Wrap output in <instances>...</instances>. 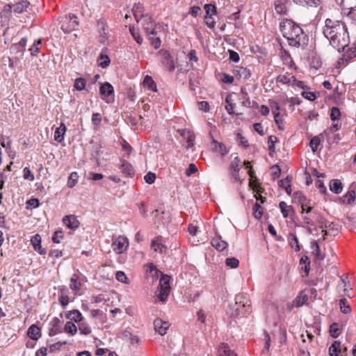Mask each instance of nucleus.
Listing matches in <instances>:
<instances>
[{"label": "nucleus", "instance_id": "f03ea898", "mask_svg": "<svg viewBox=\"0 0 356 356\" xmlns=\"http://www.w3.org/2000/svg\"><path fill=\"white\" fill-rule=\"evenodd\" d=\"M280 31L282 33L288 44L296 48H305L308 44L309 38L302 28L291 19H286L280 24Z\"/></svg>", "mask_w": 356, "mask_h": 356}, {"label": "nucleus", "instance_id": "cd10ccee", "mask_svg": "<svg viewBox=\"0 0 356 356\" xmlns=\"http://www.w3.org/2000/svg\"><path fill=\"white\" fill-rule=\"evenodd\" d=\"M66 317L71 321H74L76 323H81L83 320V316L81 313L77 309H73L69 312L66 314Z\"/></svg>", "mask_w": 356, "mask_h": 356}, {"label": "nucleus", "instance_id": "a211bd4d", "mask_svg": "<svg viewBox=\"0 0 356 356\" xmlns=\"http://www.w3.org/2000/svg\"><path fill=\"white\" fill-rule=\"evenodd\" d=\"M290 0H276L275 2V9L277 14L285 15L287 13V5Z\"/></svg>", "mask_w": 356, "mask_h": 356}, {"label": "nucleus", "instance_id": "ea45409f", "mask_svg": "<svg viewBox=\"0 0 356 356\" xmlns=\"http://www.w3.org/2000/svg\"><path fill=\"white\" fill-rule=\"evenodd\" d=\"M339 307L342 313L347 314L351 312V308L346 298H342L339 301Z\"/></svg>", "mask_w": 356, "mask_h": 356}, {"label": "nucleus", "instance_id": "b1692460", "mask_svg": "<svg viewBox=\"0 0 356 356\" xmlns=\"http://www.w3.org/2000/svg\"><path fill=\"white\" fill-rule=\"evenodd\" d=\"M101 86L99 88L100 94L104 97H107L111 95H113L114 92L113 86L108 83L106 82L104 83H100Z\"/></svg>", "mask_w": 356, "mask_h": 356}, {"label": "nucleus", "instance_id": "f3484780", "mask_svg": "<svg viewBox=\"0 0 356 356\" xmlns=\"http://www.w3.org/2000/svg\"><path fill=\"white\" fill-rule=\"evenodd\" d=\"M121 163L119 165L118 168L121 170V172L125 176L131 177L134 175V169L131 164H130L126 160H121Z\"/></svg>", "mask_w": 356, "mask_h": 356}, {"label": "nucleus", "instance_id": "473e14b6", "mask_svg": "<svg viewBox=\"0 0 356 356\" xmlns=\"http://www.w3.org/2000/svg\"><path fill=\"white\" fill-rule=\"evenodd\" d=\"M143 11L144 7L140 3H135L132 8V12L137 22H138L139 19L143 17Z\"/></svg>", "mask_w": 356, "mask_h": 356}, {"label": "nucleus", "instance_id": "37998d69", "mask_svg": "<svg viewBox=\"0 0 356 356\" xmlns=\"http://www.w3.org/2000/svg\"><path fill=\"white\" fill-rule=\"evenodd\" d=\"M330 334L332 337L333 338H337L339 334V323H333L330 326Z\"/></svg>", "mask_w": 356, "mask_h": 356}, {"label": "nucleus", "instance_id": "f257e3e1", "mask_svg": "<svg viewBox=\"0 0 356 356\" xmlns=\"http://www.w3.org/2000/svg\"><path fill=\"white\" fill-rule=\"evenodd\" d=\"M323 33L330 44L338 52L343 51L350 43L347 26L341 21L326 19Z\"/></svg>", "mask_w": 356, "mask_h": 356}, {"label": "nucleus", "instance_id": "f8f14e48", "mask_svg": "<svg viewBox=\"0 0 356 356\" xmlns=\"http://www.w3.org/2000/svg\"><path fill=\"white\" fill-rule=\"evenodd\" d=\"M143 25L145 31L147 35L149 36V35H156V31H155V24L151 17H146L143 22Z\"/></svg>", "mask_w": 356, "mask_h": 356}, {"label": "nucleus", "instance_id": "3c124183", "mask_svg": "<svg viewBox=\"0 0 356 356\" xmlns=\"http://www.w3.org/2000/svg\"><path fill=\"white\" fill-rule=\"evenodd\" d=\"M253 215L255 218L259 219L261 218L262 216V211H261V207L260 205V203L258 202H256L254 207H253Z\"/></svg>", "mask_w": 356, "mask_h": 356}, {"label": "nucleus", "instance_id": "c9c22d12", "mask_svg": "<svg viewBox=\"0 0 356 356\" xmlns=\"http://www.w3.org/2000/svg\"><path fill=\"white\" fill-rule=\"evenodd\" d=\"M355 200V192L354 190H349L342 197L343 203L350 204Z\"/></svg>", "mask_w": 356, "mask_h": 356}, {"label": "nucleus", "instance_id": "5fc2aeb1", "mask_svg": "<svg viewBox=\"0 0 356 356\" xmlns=\"http://www.w3.org/2000/svg\"><path fill=\"white\" fill-rule=\"evenodd\" d=\"M99 60H100V63L99 64V66H101L103 68H105L108 66V65L110 63V58L107 55L101 54L99 56Z\"/></svg>", "mask_w": 356, "mask_h": 356}, {"label": "nucleus", "instance_id": "58836bf2", "mask_svg": "<svg viewBox=\"0 0 356 356\" xmlns=\"http://www.w3.org/2000/svg\"><path fill=\"white\" fill-rule=\"evenodd\" d=\"M143 85L148 88V89L153 91H156V85L152 78L149 76H146L143 80Z\"/></svg>", "mask_w": 356, "mask_h": 356}, {"label": "nucleus", "instance_id": "603ef678", "mask_svg": "<svg viewBox=\"0 0 356 356\" xmlns=\"http://www.w3.org/2000/svg\"><path fill=\"white\" fill-rule=\"evenodd\" d=\"M340 115H341V112H340V110L337 107L334 106L331 108L330 119L332 121L338 120L339 119Z\"/></svg>", "mask_w": 356, "mask_h": 356}, {"label": "nucleus", "instance_id": "e2e57ef3", "mask_svg": "<svg viewBox=\"0 0 356 356\" xmlns=\"http://www.w3.org/2000/svg\"><path fill=\"white\" fill-rule=\"evenodd\" d=\"M63 238V232L61 230L56 231L52 236L54 243H59L60 239Z\"/></svg>", "mask_w": 356, "mask_h": 356}, {"label": "nucleus", "instance_id": "49530a36", "mask_svg": "<svg viewBox=\"0 0 356 356\" xmlns=\"http://www.w3.org/2000/svg\"><path fill=\"white\" fill-rule=\"evenodd\" d=\"M308 300V297L306 294H303L302 292L296 298L295 302L296 307H300L304 304H306Z\"/></svg>", "mask_w": 356, "mask_h": 356}, {"label": "nucleus", "instance_id": "774afa93", "mask_svg": "<svg viewBox=\"0 0 356 356\" xmlns=\"http://www.w3.org/2000/svg\"><path fill=\"white\" fill-rule=\"evenodd\" d=\"M347 16L350 19L356 22V6L349 8Z\"/></svg>", "mask_w": 356, "mask_h": 356}, {"label": "nucleus", "instance_id": "4c0bfd02", "mask_svg": "<svg viewBox=\"0 0 356 356\" xmlns=\"http://www.w3.org/2000/svg\"><path fill=\"white\" fill-rule=\"evenodd\" d=\"M64 331L73 336L77 332V327L72 321H67L65 325Z\"/></svg>", "mask_w": 356, "mask_h": 356}, {"label": "nucleus", "instance_id": "4468645a", "mask_svg": "<svg viewBox=\"0 0 356 356\" xmlns=\"http://www.w3.org/2000/svg\"><path fill=\"white\" fill-rule=\"evenodd\" d=\"M234 73L238 79L243 81L248 79L251 76L250 70L243 67H236Z\"/></svg>", "mask_w": 356, "mask_h": 356}, {"label": "nucleus", "instance_id": "e433bc0d", "mask_svg": "<svg viewBox=\"0 0 356 356\" xmlns=\"http://www.w3.org/2000/svg\"><path fill=\"white\" fill-rule=\"evenodd\" d=\"M300 265L301 266V268L304 269L305 273V276H307L310 269V260L308 257H302L300 260Z\"/></svg>", "mask_w": 356, "mask_h": 356}, {"label": "nucleus", "instance_id": "dca6fc26", "mask_svg": "<svg viewBox=\"0 0 356 356\" xmlns=\"http://www.w3.org/2000/svg\"><path fill=\"white\" fill-rule=\"evenodd\" d=\"M63 223L70 229H75L79 227L80 222L73 215L65 216L63 219Z\"/></svg>", "mask_w": 356, "mask_h": 356}, {"label": "nucleus", "instance_id": "13d9d810", "mask_svg": "<svg viewBox=\"0 0 356 356\" xmlns=\"http://www.w3.org/2000/svg\"><path fill=\"white\" fill-rule=\"evenodd\" d=\"M10 51L12 54H19L20 56L23 55V53L24 50L22 47H19V45L17 43L13 44L10 46Z\"/></svg>", "mask_w": 356, "mask_h": 356}, {"label": "nucleus", "instance_id": "bf43d9fd", "mask_svg": "<svg viewBox=\"0 0 356 356\" xmlns=\"http://www.w3.org/2000/svg\"><path fill=\"white\" fill-rule=\"evenodd\" d=\"M23 177L24 179L29 180V181H33L34 180V175L31 172V170L26 167L23 170Z\"/></svg>", "mask_w": 356, "mask_h": 356}, {"label": "nucleus", "instance_id": "09e8293b", "mask_svg": "<svg viewBox=\"0 0 356 356\" xmlns=\"http://www.w3.org/2000/svg\"><path fill=\"white\" fill-rule=\"evenodd\" d=\"M74 87L79 91L83 90L86 87V81L83 78H77L75 79Z\"/></svg>", "mask_w": 356, "mask_h": 356}, {"label": "nucleus", "instance_id": "6e6552de", "mask_svg": "<svg viewBox=\"0 0 356 356\" xmlns=\"http://www.w3.org/2000/svg\"><path fill=\"white\" fill-rule=\"evenodd\" d=\"M159 54L161 57V61L163 65H164L170 72L173 71L175 70V64L169 52L162 49L159 51Z\"/></svg>", "mask_w": 356, "mask_h": 356}, {"label": "nucleus", "instance_id": "8fccbe9b", "mask_svg": "<svg viewBox=\"0 0 356 356\" xmlns=\"http://www.w3.org/2000/svg\"><path fill=\"white\" fill-rule=\"evenodd\" d=\"M319 136H316L313 137L310 140L309 146L311 147L313 152L316 151L318 146L320 145L321 140Z\"/></svg>", "mask_w": 356, "mask_h": 356}, {"label": "nucleus", "instance_id": "4be33fe9", "mask_svg": "<svg viewBox=\"0 0 356 356\" xmlns=\"http://www.w3.org/2000/svg\"><path fill=\"white\" fill-rule=\"evenodd\" d=\"M293 198L295 202L301 204L302 213L305 211V206H307V197L301 191H296L293 195Z\"/></svg>", "mask_w": 356, "mask_h": 356}, {"label": "nucleus", "instance_id": "393cba45", "mask_svg": "<svg viewBox=\"0 0 356 356\" xmlns=\"http://www.w3.org/2000/svg\"><path fill=\"white\" fill-rule=\"evenodd\" d=\"M81 283L79 281V277L76 274H74L70 279V288L76 294L81 289Z\"/></svg>", "mask_w": 356, "mask_h": 356}, {"label": "nucleus", "instance_id": "c85d7f7f", "mask_svg": "<svg viewBox=\"0 0 356 356\" xmlns=\"http://www.w3.org/2000/svg\"><path fill=\"white\" fill-rule=\"evenodd\" d=\"M66 131V127L63 123H61L60 127L56 128L54 132V140L60 143L64 139V134Z\"/></svg>", "mask_w": 356, "mask_h": 356}, {"label": "nucleus", "instance_id": "79ce46f5", "mask_svg": "<svg viewBox=\"0 0 356 356\" xmlns=\"http://www.w3.org/2000/svg\"><path fill=\"white\" fill-rule=\"evenodd\" d=\"M79 330L81 334L88 335L91 333V328L86 322H81L79 324Z\"/></svg>", "mask_w": 356, "mask_h": 356}, {"label": "nucleus", "instance_id": "423d86ee", "mask_svg": "<svg viewBox=\"0 0 356 356\" xmlns=\"http://www.w3.org/2000/svg\"><path fill=\"white\" fill-rule=\"evenodd\" d=\"M79 26V22L75 15L70 13L65 17V19L63 21L61 24V29L65 33H70L76 29Z\"/></svg>", "mask_w": 356, "mask_h": 356}, {"label": "nucleus", "instance_id": "ddd939ff", "mask_svg": "<svg viewBox=\"0 0 356 356\" xmlns=\"http://www.w3.org/2000/svg\"><path fill=\"white\" fill-rule=\"evenodd\" d=\"M356 57V41L349 47L347 51L343 54L339 63H348L349 60Z\"/></svg>", "mask_w": 356, "mask_h": 356}, {"label": "nucleus", "instance_id": "6ab92c4d", "mask_svg": "<svg viewBox=\"0 0 356 356\" xmlns=\"http://www.w3.org/2000/svg\"><path fill=\"white\" fill-rule=\"evenodd\" d=\"M13 5V12L16 14H21L24 12H26L31 4L27 0H22Z\"/></svg>", "mask_w": 356, "mask_h": 356}, {"label": "nucleus", "instance_id": "f704fd0d", "mask_svg": "<svg viewBox=\"0 0 356 356\" xmlns=\"http://www.w3.org/2000/svg\"><path fill=\"white\" fill-rule=\"evenodd\" d=\"M291 79H293V81H296V79L293 75H291L288 73L286 74H280L277 77V81L282 83L283 84H287V83H291Z\"/></svg>", "mask_w": 356, "mask_h": 356}, {"label": "nucleus", "instance_id": "0e129e2a", "mask_svg": "<svg viewBox=\"0 0 356 356\" xmlns=\"http://www.w3.org/2000/svg\"><path fill=\"white\" fill-rule=\"evenodd\" d=\"M144 179L147 184H153L156 179V175L152 172H149L145 177Z\"/></svg>", "mask_w": 356, "mask_h": 356}, {"label": "nucleus", "instance_id": "39448f33", "mask_svg": "<svg viewBox=\"0 0 356 356\" xmlns=\"http://www.w3.org/2000/svg\"><path fill=\"white\" fill-rule=\"evenodd\" d=\"M170 277L168 276H164L161 278L159 284V293L157 295L158 298L161 302H165L170 293Z\"/></svg>", "mask_w": 356, "mask_h": 356}, {"label": "nucleus", "instance_id": "052dcab7", "mask_svg": "<svg viewBox=\"0 0 356 356\" xmlns=\"http://www.w3.org/2000/svg\"><path fill=\"white\" fill-rule=\"evenodd\" d=\"M195 135L187 131L186 143L187 148H191L194 146Z\"/></svg>", "mask_w": 356, "mask_h": 356}, {"label": "nucleus", "instance_id": "0eeeda50", "mask_svg": "<svg viewBox=\"0 0 356 356\" xmlns=\"http://www.w3.org/2000/svg\"><path fill=\"white\" fill-rule=\"evenodd\" d=\"M316 222L318 225L320 229H328L332 233L333 236L338 234V227L333 222L327 220L323 216L318 214L315 219Z\"/></svg>", "mask_w": 356, "mask_h": 356}, {"label": "nucleus", "instance_id": "9d476101", "mask_svg": "<svg viewBox=\"0 0 356 356\" xmlns=\"http://www.w3.org/2000/svg\"><path fill=\"white\" fill-rule=\"evenodd\" d=\"M211 245L218 251L221 252L227 248L228 244L222 239V236L218 233L211 241Z\"/></svg>", "mask_w": 356, "mask_h": 356}, {"label": "nucleus", "instance_id": "412c9836", "mask_svg": "<svg viewBox=\"0 0 356 356\" xmlns=\"http://www.w3.org/2000/svg\"><path fill=\"white\" fill-rule=\"evenodd\" d=\"M27 335L31 339L37 341L42 335L40 327L36 325H31L28 329Z\"/></svg>", "mask_w": 356, "mask_h": 356}, {"label": "nucleus", "instance_id": "1a4fd4ad", "mask_svg": "<svg viewBox=\"0 0 356 356\" xmlns=\"http://www.w3.org/2000/svg\"><path fill=\"white\" fill-rule=\"evenodd\" d=\"M170 325V324L168 321H163L159 318H157L154 321V330L161 336L166 334Z\"/></svg>", "mask_w": 356, "mask_h": 356}, {"label": "nucleus", "instance_id": "20e7f679", "mask_svg": "<svg viewBox=\"0 0 356 356\" xmlns=\"http://www.w3.org/2000/svg\"><path fill=\"white\" fill-rule=\"evenodd\" d=\"M129 245L127 238L119 236L113 238L111 247L116 254H122L127 250Z\"/></svg>", "mask_w": 356, "mask_h": 356}, {"label": "nucleus", "instance_id": "69168bd1", "mask_svg": "<svg viewBox=\"0 0 356 356\" xmlns=\"http://www.w3.org/2000/svg\"><path fill=\"white\" fill-rule=\"evenodd\" d=\"M115 278L120 282L127 283V277L125 273L122 271H118L115 275Z\"/></svg>", "mask_w": 356, "mask_h": 356}, {"label": "nucleus", "instance_id": "bb28decb", "mask_svg": "<svg viewBox=\"0 0 356 356\" xmlns=\"http://www.w3.org/2000/svg\"><path fill=\"white\" fill-rule=\"evenodd\" d=\"M296 4L307 7H317L321 3V0H293Z\"/></svg>", "mask_w": 356, "mask_h": 356}, {"label": "nucleus", "instance_id": "c756f323", "mask_svg": "<svg viewBox=\"0 0 356 356\" xmlns=\"http://www.w3.org/2000/svg\"><path fill=\"white\" fill-rule=\"evenodd\" d=\"M219 356H237V355L232 351L229 346L225 343H222L218 348Z\"/></svg>", "mask_w": 356, "mask_h": 356}, {"label": "nucleus", "instance_id": "9b49d317", "mask_svg": "<svg viewBox=\"0 0 356 356\" xmlns=\"http://www.w3.org/2000/svg\"><path fill=\"white\" fill-rule=\"evenodd\" d=\"M211 145L213 152L215 153H218L222 156H225L229 152L228 149L223 143L218 142L214 138H212Z\"/></svg>", "mask_w": 356, "mask_h": 356}, {"label": "nucleus", "instance_id": "2f4dec72", "mask_svg": "<svg viewBox=\"0 0 356 356\" xmlns=\"http://www.w3.org/2000/svg\"><path fill=\"white\" fill-rule=\"evenodd\" d=\"M343 189L342 183L339 179H332L330 183V190L335 194H339Z\"/></svg>", "mask_w": 356, "mask_h": 356}, {"label": "nucleus", "instance_id": "c03bdc74", "mask_svg": "<svg viewBox=\"0 0 356 356\" xmlns=\"http://www.w3.org/2000/svg\"><path fill=\"white\" fill-rule=\"evenodd\" d=\"M281 212L283 215L284 218H287L289 216V210H293V207L291 206H288L285 202H280L279 204Z\"/></svg>", "mask_w": 356, "mask_h": 356}, {"label": "nucleus", "instance_id": "6e6d98bb", "mask_svg": "<svg viewBox=\"0 0 356 356\" xmlns=\"http://www.w3.org/2000/svg\"><path fill=\"white\" fill-rule=\"evenodd\" d=\"M225 264L227 266L234 268L238 266L239 261L235 257L227 258L225 260Z\"/></svg>", "mask_w": 356, "mask_h": 356}, {"label": "nucleus", "instance_id": "a878e982", "mask_svg": "<svg viewBox=\"0 0 356 356\" xmlns=\"http://www.w3.org/2000/svg\"><path fill=\"white\" fill-rule=\"evenodd\" d=\"M311 248L313 250V252L315 255V261L320 262L323 261L324 254L321 252L320 248L316 241H314L311 243Z\"/></svg>", "mask_w": 356, "mask_h": 356}, {"label": "nucleus", "instance_id": "72a5a7b5", "mask_svg": "<svg viewBox=\"0 0 356 356\" xmlns=\"http://www.w3.org/2000/svg\"><path fill=\"white\" fill-rule=\"evenodd\" d=\"M240 159L238 158V156H235L234 158V160L232 161L231 163V168L233 169V177H234L235 179H238V173H239V171H240V168H239V163H240Z\"/></svg>", "mask_w": 356, "mask_h": 356}, {"label": "nucleus", "instance_id": "7ed1b4c3", "mask_svg": "<svg viewBox=\"0 0 356 356\" xmlns=\"http://www.w3.org/2000/svg\"><path fill=\"white\" fill-rule=\"evenodd\" d=\"M251 312V302L244 294H238L235 297V305L232 308L230 315L236 317L245 316Z\"/></svg>", "mask_w": 356, "mask_h": 356}, {"label": "nucleus", "instance_id": "2eb2a0df", "mask_svg": "<svg viewBox=\"0 0 356 356\" xmlns=\"http://www.w3.org/2000/svg\"><path fill=\"white\" fill-rule=\"evenodd\" d=\"M60 323V320L57 317H54L51 320L50 322V329L49 332V336L52 337L62 332Z\"/></svg>", "mask_w": 356, "mask_h": 356}, {"label": "nucleus", "instance_id": "5701e85b", "mask_svg": "<svg viewBox=\"0 0 356 356\" xmlns=\"http://www.w3.org/2000/svg\"><path fill=\"white\" fill-rule=\"evenodd\" d=\"M151 247L155 252L160 253H163L167 249L166 246L162 244V238L161 236H158L152 241Z\"/></svg>", "mask_w": 356, "mask_h": 356}, {"label": "nucleus", "instance_id": "de8ad7c7", "mask_svg": "<svg viewBox=\"0 0 356 356\" xmlns=\"http://www.w3.org/2000/svg\"><path fill=\"white\" fill-rule=\"evenodd\" d=\"M78 178H79V176H78V174L76 172H72L70 174V175L68 178V181H67L68 187H70V188L74 187L77 183Z\"/></svg>", "mask_w": 356, "mask_h": 356}, {"label": "nucleus", "instance_id": "680f3d73", "mask_svg": "<svg viewBox=\"0 0 356 356\" xmlns=\"http://www.w3.org/2000/svg\"><path fill=\"white\" fill-rule=\"evenodd\" d=\"M241 93L243 94V100L242 102V105L245 107L250 106L251 101L249 99V97H248V93L245 91H244V90L243 88L241 89Z\"/></svg>", "mask_w": 356, "mask_h": 356}, {"label": "nucleus", "instance_id": "7c9ffc66", "mask_svg": "<svg viewBox=\"0 0 356 356\" xmlns=\"http://www.w3.org/2000/svg\"><path fill=\"white\" fill-rule=\"evenodd\" d=\"M341 352V342L339 341H334L329 348L330 356H339Z\"/></svg>", "mask_w": 356, "mask_h": 356}, {"label": "nucleus", "instance_id": "4d7b16f0", "mask_svg": "<svg viewBox=\"0 0 356 356\" xmlns=\"http://www.w3.org/2000/svg\"><path fill=\"white\" fill-rule=\"evenodd\" d=\"M129 31H130L132 37L134 38V39L136 40V42L138 44H141L143 43V38L140 35V34L138 32H136L135 31L134 28L130 27Z\"/></svg>", "mask_w": 356, "mask_h": 356}, {"label": "nucleus", "instance_id": "864d4df0", "mask_svg": "<svg viewBox=\"0 0 356 356\" xmlns=\"http://www.w3.org/2000/svg\"><path fill=\"white\" fill-rule=\"evenodd\" d=\"M204 10L206 11V15L212 16V15L216 14V7L213 4H205Z\"/></svg>", "mask_w": 356, "mask_h": 356}, {"label": "nucleus", "instance_id": "a19ab883", "mask_svg": "<svg viewBox=\"0 0 356 356\" xmlns=\"http://www.w3.org/2000/svg\"><path fill=\"white\" fill-rule=\"evenodd\" d=\"M123 337L129 340L131 343L134 344L135 343H138L139 341V339L137 336L134 335L129 330H124L122 333Z\"/></svg>", "mask_w": 356, "mask_h": 356}, {"label": "nucleus", "instance_id": "a18cd8bd", "mask_svg": "<svg viewBox=\"0 0 356 356\" xmlns=\"http://www.w3.org/2000/svg\"><path fill=\"white\" fill-rule=\"evenodd\" d=\"M289 241V244L291 246V248H293L295 246L296 251L298 252L300 250V247L298 244V239L295 234H290Z\"/></svg>", "mask_w": 356, "mask_h": 356}, {"label": "nucleus", "instance_id": "338daca9", "mask_svg": "<svg viewBox=\"0 0 356 356\" xmlns=\"http://www.w3.org/2000/svg\"><path fill=\"white\" fill-rule=\"evenodd\" d=\"M149 40L151 41V44L155 49H158L161 46V41L159 38L149 37Z\"/></svg>", "mask_w": 356, "mask_h": 356}, {"label": "nucleus", "instance_id": "aec40b11", "mask_svg": "<svg viewBox=\"0 0 356 356\" xmlns=\"http://www.w3.org/2000/svg\"><path fill=\"white\" fill-rule=\"evenodd\" d=\"M31 243L33 246V248L35 251H37L39 254L43 255L46 254V250L44 248H42L41 246V237L39 234H35L31 238Z\"/></svg>", "mask_w": 356, "mask_h": 356}]
</instances>
